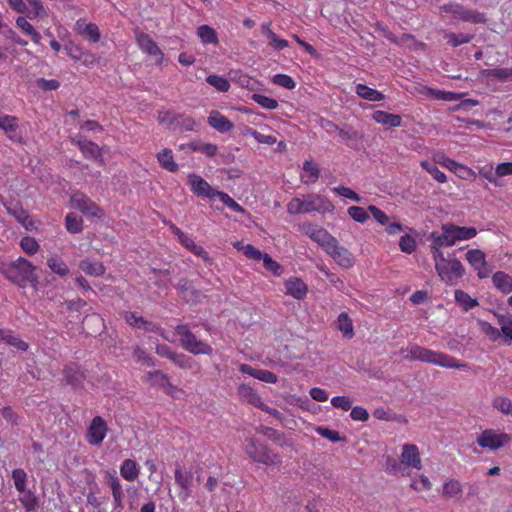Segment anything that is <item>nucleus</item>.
<instances>
[{
  "mask_svg": "<svg viewBox=\"0 0 512 512\" xmlns=\"http://www.w3.org/2000/svg\"><path fill=\"white\" fill-rule=\"evenodd\" d=\"M404 354V359L408 361H421L424 363L433 364L443 368L468 370L469 365L457 358L443 352L434 351L417 344L409 345L406 349H401Z\"/></svg>",
  "mask_w": 512,
  "mask_h": 512,
  "instance_id": "obj_1",
  "label": "nucleus"
},
{
  "mask_svg": "<svg viewBox=\"0 0 512 512\" xmlns=\"http://www.w3.org/2000/svg\"><path fill=\"white\" fill-rule=\"evenodd\" d=\"M36 267L23 257H19L15 261L3 264L1 272L12 283L19 287H26L28 283L35 286L38 283V277L35 274Z\"/></svg>",
  "mask_w": 512,
  "mask_h": 512,
  "instance_id": "obj_2",
  "label": "nucleus"
},
{
  "mask_svg": "<svg viewBox=\"0 0 512 512\" xmlns=\"http://www.w3.org/2000/svg\"><path fill=\"white\" fill-rule=\"evenodd\" d=\"M433 259L438 276L446 284L455 285L463 277L465 269L452 254L445 256L443 252H437Z\"/></svg>",
  "mask_w": 512,
  "mask_h": 512,
  "instance_id": "obj_3",
  "label": "nucleus"
},
{
  "mask_svg": "<svg viewBox=\"0 0 512 512\" xmlns=\"http://www.w3.org/2000/svg\"><path fill=\"white\" fill-rule=\"evenodd\" d=\"M246 454L255 462L267 466H277L282 463V458L264 443L258 442L254 437L246 439Z\"/></svg>",
  "mask_w": 512,
  "mask_h": 512,
  "instance_id": "obj_4",
  "label": "nucleus"
},
{
  "mask_svg": "<svg viewBox=\"0 0 512 512\" xmlns=\"http://www.w3.org/2000/svg\"><path fill=\"white\" fill-rule=\"evenodd\" d=\"M440 11L451 15L454 19L472 24H484L487 21L484 13L469 9L458 2L446 3L440 7Z\"/></svg>",
  "mask_w": 512,
  "mask_h": 512,
  "instance_id": "obj_5",
  "label": "nucleus"
},
{
  "mask_svg": "<svg viewBox=\"0 0 512 512\" xmlns=\"http://www.w3.org/2000/svg\"><path fill=\"white\" fill-rule=\"evenodd\" d=\"M176 334L179 336L180 343L182 347L189 351L192 354L195 355H211L212 354V347L207 344L206 342H203L199 340L189 329L188 325L182 324L178 325L175 328Z\"/></svg>",
  "mask_w": 512,
  "mask_h": 512,
  "instance_id": "obj_6",
  "label": "nucleus"
},
{
  "mask_svg": "<svg viewBox=\"0 0 512 512\" xmlns=\"http://www.w3.org/2000/svg\"><path fill=\"white\" fill-rule=\"evenodd\" d=\"M477 444L490 451H497L511 442V436L495 429H485L476 440Z\"/></svg>",
  "mask_w": 512,
  "mask_h": 512,
  "instance_id": "obj_7",
  "label": "nucleus"
},
{
  "mask_svg": "<svg viewBox=\"0 0 512 512\" xmlns=\"http://www.w3.org/2000/svg\"><path fill=\"white\" fill-rule=\"evenodd\" d=\"M429 239L432 256H435L437 252H442L441 248L450 247L456 243L450 223L443 224L441 231L431 232Z\"/></svg>",
  "mask_w": 512,
  "mask_h": 512,
  "instance_id": "obj_8",
  "label": "nucleus"
},
{
  "mask_svg": "<svg viewBox=\"0 0 512 512\" xmlns=\"http://www.w3.org/2000/svg\"><path fill=\"white\" fill-rule=\"evenodd\" d=\"M71 205L81 211L84 215L101 218L102 209L82 192H75L70 198Z\"/></svg>",
  "mask_w": 512,
  "mask_h": 512,
  "instance_id": "obj_9",
  "label": "nucleus"
},
{
  "mask_svg": "<svg viewBox=\"0 0 512 512\" xmlns=\"http://www.w3.org/2000/svg\"><path fill=\"white\" fill-rule=\"evenodd\" d=\"M400 461L405 471L409 468L419 471L423 467L419 448L415 444L402 445Z\"/></svg>",
  "mask_w": 512,
  "mask_h": 512,
  "instance_id": "obj_10",
  "label": "nucleus"
},
{
  "mask_svg": "<svg viewBox=\"0 0 512 512\" xmlns=\"http://www.w3.org/2000/svg\"><path fill=\"white\" fill-rule=\"evenodd\" d=\"M174 478L176 485L180 488L179 498L184 502L191 497L193 492V473L191 470H183L176 466Z\"/></svg>",
  "mask_w": 512,
  "mask_h": 512,
  "instance_id": "obj_11",
  "label": "nucleus"
},
{
  "mask_svg": "<svg viewBox=\"0 0 512 512\" xmlns=\"http://www.w3.org/2000/svg\"><path fill=\"white\" fill-rule=\"evenodd\" d=\"M108 427L101 416L92 419L87 432V441L91 445H100L107 435Z\"/></svg>",
  "mask_w": 512,
  "mask_h": 512,
  "instance_id": "obj_12",
  "label": "nucleus"
},
{
  "mask_svg": "<svg viewBox=\"0 0 512 512\" xmlns=\"http://www.w3.org/2000/svg\"><path fill=\"white\" fill-rule=\"evenodd\" d=\"M188 183L191 187L192 192L198 197H206L213 199L216 197L218 190L213 189L209 183L204 180L201 176L191 173L188 175Z\"/></svg>",
  "mask_w": 512,
  "mask_h": 512,
  "instance_id": "obj_13",
  "label": "nucleus"
},
{
  "mask_svg": "<svg viewBox=\"0 0 512 512\" xmlns=\"http://www.w3.org/2000/svg\"><path fill=\"white\" fill-rule=\"evenodd\" d=\"M303 205L305 209L304 213H310L313 211L319 213H327L334 209L333 204L328 199L315 194L307 195L304 197Z\"/></svg>",
  "mask_w": 512,
  "mask_h": 512,
  "instance_id": "obj_14",
  "label": "nucleus"
},
{
  "mask_svg": "<svg viewBox=\"0 0 512 512\" xmlns=\"http://www.w3.org/2000/svg\"><path fill=\"white\" fill-rule=\"evenodd\" d=\"M466 260L468 263L477 271V276L480 279L486 278L489 276V271L487 270V261L486 255L480 249H471L466 253Z\"/></svg>",
  "mask_w": 512,
  "mask_h": 512,
  "instance_id": "obj_15",
  "label": "nucleus"
},
{
  "mask_svg": "<svg viewBox=\"0 0 512 512\" xmlns=\"http://www.w3.org/2000/svg\"><path fill=\"white\" fill-rule=\"evenodd\" d=\"M136 41L140 49L149 54V55H157L159 56V60L157 61L160 64L164 58V54L158 47L157 43L146 33L140 32L136 36Z\"/></svg>",
  "mask_w": 512,
  "mask_h": 512,
  "instance_id": "obj_16",
  "label": "nucleus"
},
{
  "mask_svg": "<svg viewBox=\"0 0 512 512\" xmlns=\"http://www.w3.org/2000/svg\"><path fill=\"white\" fill-rule=\"evenodd\" d=\"M0 129L5 132L7 137L18 143H22V136L17 133L18 118L15 116L4 115L0 116Z\"/></svg>",
  "mask_w": 512,
  "mask_h": 512,
  "instance_id": "obj_17",
  "label": "nucleus"
},
{
  "mask_svg": "<svg viewBox=\"0 0 512 512\" xmlns=\"http://www.w3.org/2000/svg\"><path fill=\"white\" fill-rule=\"evenodd\" d=\"M207 122L220 133L229 132L234 128V124L217 110L210 112Z\"/></svg>",
  "mask_w": 512,
  "mask_h": 512,
  "instance_id": "obj_18",
  "label": "nucleus"
},
{
  "mask_svg": "<svg viewBox=\"0 0 512 512\" xmlns=\"http://www.w3.org/2000/svg\"><path fill=\"white\" fill-rule=\"evenodd\" d=\"M286 294L301 300L307 294V285L299 278H290L285 282Z\"/></svg>",
  "mask_w": 512,
  "mask_h": 512,
  "instance_id": "obj_19",
  "label": "nucleus"
},
{
  "mask_svg": "<svg viewBox=\"0 0 512 512\" xmlns=\"http://www.w3.org/2000/svg\"><path fill=\"white\" fill-rule=\"evenodd\" d=\"M463 494L461 482L454 478H448L442 486V496L446 499H458Z\"/></svg>",
  "mask_w": 512,
  "mask_h": 512,
  "instance_id": "obj_20",
  "label": "nucleus"
},
{
  "mask_svg": "<svg viewBox=\"0 0 512 512\" xmlns=\"http://www.w3.org/2000/svg\"><path fill=\"white\" fill-rule=\"evenodd\" d=\"M307 234L311 239L324 246L326 250L336 241L325 229L316 226H309Z\"/></svg>",
  "mask_w": 512,
  "mask_h": 512,
  "instance_id": "obj_21",
  "label": "nucleus"
},
{
  "mask_svg": "<svg viewBox=\"0 0 512 512\" xmlns=\"http://www.w3.org/2000/svg\"><path fill=\"white\" fill-rule=\"evenodd\" d=\"M373 120L385 127H399L401 126L402 119L397 114L388 113L386 111L377 110L372 114Z\"/></svg>",
  "mask_w": 512,
  "mask_h": 512,
  "instance_id": "obj_22",
  "label": "nucleus"
},
{
  "mask_svg": "<svg viewBox=\"0 0 512 512\" xmlns=\"http://www.w3.org/2000/svg\"><path fill=\"white\" fill-rule=\"evenodd\" d=\"M261 33L268 39V44L275 50H282L288 46V41L279 38L271 29V23H263L260 27Z\"/></svg>",
  "mask_w": 512,
  "mask_h": 512,
  "instance_id": "obj_23",
  "label": "nucleus"
},
{
  "mask_svg": "<svg viewBox=\"0 0 512 512\" xmlns=\"http://www.w3.org/2000/svg\"><path fill=\"white\" fill-rule=\"evenodd\" d=\"M237 392H238L239 397L243 401H245L257 408L262 407L263 402L261 400V397L250 385L241 384L238 387Z\"/></svg>",
  "mask_w": 512,
  "mask_h": 512,
  "instance_id": "obj_24",
  "label": "nucleus"
},
{
  "mask_svg": "<svg viewBox=\"0 0 512 512\" xmlns=\"http://www.w3.org/2000/svg\"><path fill=\"white\" fill-rule=\"evenodd\" d=\"M492 283L497 290L504 294L512 292V276L504 271H497L492 275Z\"/></svg>",
  "mask_w": 512,
  "mask_h": 512,
  "instance_id": "obj_25",
  "label": "nucleus"
},
{
  "mask_svg": "<svg viewBox=\"0 0 512 512\" xmlns=\"http://www.w3.org/2000/svg\"><path fill=\"white\" fill-rule=\"evenodd\" d=\"M480 75L488 80L512 81V68L483 69L480 71Z\"/></svg>",
  "mask_w": 512,
  "mask_h": 512,
  "instance_id": "obj_26",
  "label": "nucleus"
},
{
  "mask_svg": "<svg viewBox=\"0 0 512 512\" xmlns=\"http://www.w3.org/2000/svg\"><path fill=\"white\" fill-rule=\"evenodd\" d=\"M4 206L6 208V211L9 215L13 216L20 224L27 227L28 224H31V221L29 220V216L22 208V206L18 202H8L4 203Z\"/></svg>",
  "mask_w": 512,
  "mask_h": 512,
  "instance_id": "obj_27",
  "label": "nucleus"
},
{
  "mask_svg": "<svg viewBox=\"0 0 512 512\" xmlns=\"http://www.w3.org/2000/svg\"><path fill=\"white\" fill-rule=\"evenodd\" d=\"M147 381L152 386L162 387L166 392H170L174 386L170 383L168 376L160 370L149 371L146 374Z\"/></svg>",
  "mask_w": 512,
  "mask_h": 512,
  "instance_id": "obj_28",
  "label": "nucleus"
},
{
  "mask_svg": "<svg viewBox=\"0 0 512 512\" xmlns=\"http://www.w3.org/2000/svg\"><path fill=\"white\" fill-rule=\"evenodd\" d=\"M140 474V467L135 460L125 459L120 465V475L127 481H135Z\"/></svg>",
  "mask_w": 512,
  "mask_h": 512,
  "instance_id": "obj_29",
  "label": "nucleus"
},
{
  "mask_svg": "<svg viewBox=\"0 0 512 512\" xmlns=\"http://www.w3.org/2000/svg\"><path fill=\"white\" fill-rule=\"evenodd\" d=\"M327 252L339 265L345 268H349L351 266L350 253L343 247H339L336 241L329 246Z\"/></svg>",
  "mask_w": 512,
  "mask_h": 512,
  "instance_id": "obj_30",
  "label": "nucleus"
},
{
  "mask_svg": "<svg viewBox=\"0 0 512 512\" xmlns=\"http://www.w3.org/2000/svg\"><path fill=\"white\" fill-rule=\"evenodd\" d=\"M104 482L110 488L113 498L124 497L121 480L115 471H106Z\"/></svg>",
  "mask_w": 512,
  "mask_h": 512,
  "instance_id": "obj_31",
  "label": "nucleus"
},
{
  "mask_svg": "<svg viewBox=\"0 0 512 512\" xmlns=\"http://www.w3.org/2000/svg\"><path fill=\"white\" fill-rule=\"evenodd\" d=\"M157 160L161 167L169 172H176L178 164L174 161L172 150L165 148L157 154Z\"/></svg>",
  "mask_w": 512,
  "mask_h": 512,
  "instance_id": "obj_32",
  "label": "nucleus"
},
{
  "mask_svg": "<svg viewBox=\"0 0 512 512\" xmlns=\"http://www.w3.org/2000/svg\"><path fill=\"white\" fill-rule=\"evenodd\" d=\"M80 269L91 276H102L105 273V268L101 262L91 261L84 259L79 264Z\"/></svg>",
  "mask_w": 512,
  "mask_h": 512,
  "instance_id": "obj_33",
  "label": "nucleus"
},
{
  "mask_svg": "<svg viewBox=\"0 0 512 512\" xmlns=\"http://www.w3.org/2000/svg\"><path fill=\"white\" fill-rule=\"evenodd\" d=\"M356 93L359 97L373 102H378L384 99L383 93L364 84H358L356 86Z\"/></svg>",
  "mask_w": 512,
  "mask_h": 512,
  "instance_id": "obj_34",
  "label": "nucleus"
},
{
  "mask_svg": "<svg viewBox=\"0 0 512 512\" xmlns=\"http://www.w3.org/2000/svg\"><path fill=\"white\" fill-rule=\"evenodd\" d=\"M304 174H302L301 178L304 183L310 184L316 182L319 177L320 171L316 163L313 161H305L303 165Z\"/></svg>",
  "mask_w": 512,
  "mask_h": 512,
  "instance_id": "obj_35",
  "label": "nucleus"
},
{
  "mask_svg": "<svg viewBox=\"0 0 512 512\" xmlns=\"http://www.w3.org/2000/svg\"><path fill=\"white\" fill-rule=\"evenodd\" d=\"M197 35L204 44H218L217 32L209 25H201L197 28Z\"/></svg>",
  "mask_w": 512,
  "mask_h": 512,
  "instance_id": "obj_36",
  "label": "nucleus"
},
{
  "mask_svg": "<svg viewBox=\"0 0 512 512\" xmlns=\"http://www.w3.org/2000/svg\"><path fill=\"white\" fill-rule=\"evenodd\" d=\"M455 241H465L474 238L477 235V230L474 227H462L451 224Z\"/></svg>",
  "mask_w": 512,
  "mask_h": 512,
  "instance_id": "obj_37",
  "label": "nucleus"
},
{
  "mask_svg": "<svg viewBox=\"0 0 512 512\" xmlns=\"http://www.w3.org/2000/svg\"><path fill=\"white\" fill-rule=\"evenodd\" d=\"M420 166L426 171L428 172L431 177L437 181L438 183H446L447 182V177L445 175L444 172H442L437 166L435 163H431L427 160H422L420 162Z\"/></svg>",
  "mask_w": 512,
  "mask_h": 512,
  "instance_id": "obj_38",
  "label": "nucleus"
},
{
  "mask_svg": "<svg viewBox=\"0 0 512 512\" xmlns=\"http://www.w3.org/2000/svg\"><path fill=\"white\" fill-rule=\"evenodd\" d=\"M181 244L193 254L201 257L205 262H211L208 252L202 246L197 245L191 237L188 236Z\"/></svg>",
  "mask_w": 512,
  "mask_h": 512,
  "instance_id": "obj_39",
  "label": "nucleus"
},
{
  "mask_svg": "<svg viewBox=\"0 0 512 512\" xmlns=\"http://www.w3.org/2000/svg\"><path fill=\"white\" fill-rule=\"evenodd\" d=\"M455 301L463 308L464 311H468L478 305L477 299L472 298L463 290L455 291Z\"/></svg>",
  "mask_w": 512,
  "mask_h": 512,
  "instance_id": "obj_40",
  "label": "nucleus"
},
{
  "mask_svg": "<svg viewBox=\"0 0 512 512\" xmlns=\"http://www.w3.org/2000/svg\"><path fill=\"white\" fill-rule=\"evenodd\" d=\"M79 149L85 157L97 158L100 156V149L97 144L86 139H79L77 141Z\"/></svg>",
  "mask_w": 512,
  "mask_h": 512,
  "instance_id": "obj_41",
  "label": "nucleus"
},
{
  "mask_svg": "<svg viewBox=\"0 0 512 512\" xmlns=\"http://www.w3.org/2000/svg\"><path fill=\"white\" fill-rule=\"evenodd\" d=\"M445 38L447 39L448 45L451 47H458L462 44L471 42L474 36L471 34L449 32L445 34Z\"/></svg>",
  "mask_w": 512,
  "mask_h": 512,
  "instance_id": "obj_42",
  "label": "nucleus"
},
{
  "mask_svg": "<svg viewBox=\"0 0 512 512\" xmlns=\"http://www.w3.org/2000/svg\"><path fill=\"white\" fill-rule=\"evenodd\" d=\"M451 172L462 180L474 181L476 179L474 170L462 163L456 162Z\"/></svg>",
  "mask_w": 512,
  "mask_h": 512,
  "instance_id": "obj_43",
  "label": "nucleus"
},
{
  "mask_svg": "<svg viewBox=\"0 0 512 512\" xmlns=\"http://www.w3.org/2000/svg\"><path fill=\"white\" fill-rule=\"evenodd\" d=\"M492 406L502 414L512 416V401L508 397H494L492 400Z\"/></svg>",
  "mask_w": 512,
  "mask_h": 512,
  "instance_id": "obj_44",
  "label": "nucleus"
},
{
  "mask_svg": "<svg viewBox=\"0 0 512 512\" xmlns=\"http://www.w3.org/2000/svg\"><path fill=\"white\" fill-rule=\"evenodd\" d=\"M65 225L68 232L76 234L83 230V221L74 213H69L65 217Z\"/></svg>",
  "mask_w": 512,
  "mask_h": 512,
  "instance_id": "obj_45",
  "label": "nucleus"
},
{
  "mask_svg": "<svg viewBox=\"0 0 512 512\" xmlns=\"http://www.w3.org/2000/svg\"><path fill=\"white\" fill-rule=\"evenodd\" d=\"M22 496L19 497V501L25 508L26 512H32L38 506L36 496L30 490L25 489V492H20Z\"/></svg>",
  "mask_w": 512,
  "mask_h": 512,
  "instance_id": "obj_46",
  "label": "nucleus"
},
{
  "mask_svg": "<svg viewBox=\"0 0 512 512\" xmlns=\"http://www.w3.org/2000/svg\"><path fill=\"white\" fill-rule=\"evenodd\" d=\"M178 113L171 110L160 111L158 113V121L160 124L165 125L169 130L175 131L176 120Z\"/></svg>",
  "mask_w": 512,
  "mask_h": 512,
  "instance_id": "obj_47",
  "label": "nucleus"
},
{
  "mask_svg": "<svg viewBox=\"0 0 512 512\" xmlns=\"http://www.w3.org/2000/svg\"><path fill=\"white\" fill-rule=\"evenodd\" d=\"M384 467H385V472L390 475H397V474H401L403 476L409 475V473H405V470L403 468L401 461L398 462L393 457H387L385 459Z\"/></svg>",
  "mask_w": 512,
  "mask_h": 512,
  "instance_id": "obj_48",
  "label": "nucleus"
},
{
  "mask_svg": "<svg viewBox=\"0 0 512 512\" xmlns=\"http://www.w3.org/2000/svg\"><path fill=\"white\" fill-rule=\"evenodd\" d=\"M48 267L59 276H65L69 272L68 266L58 257H51L47 260Z\"/></svg>",
  "mask_w": 512,
  "mask_h": 512,
  "instance_id": "obj_49",
  "label": "nucleus"
},
{
  "mask_svg": "<svg viewBox=\"0 0 512 512\" xmlns=\"http://www.w3.org/2000/svg\"><path fill=\"white\" fill-rule=\"evenodd\" d=\"M410 488L416 492L428 491L431 490L432 483L426 475L421 474L418 477L412 479Z\"/></svg>",
  "mask_w": 512,
  "mask_h": 512,
  "instance_id": "obj_50",
  "label": "nucleus"
},
{
  "mask_svg": "<svg viewBox=\"0 0 512 512\" xmlns=\"http://www.w3.org/2000/svg\"><path fill=\"white\" fill-rule=\"evenodd\" d=\"M206 82L213 86L219 92H227L230 88L229 81L226 78L219 75H209L206 78Z\"/></svg>",
  "mask_w": 512,
  "mask_h": 512,
  "instance_id": "obj_51",
  "label": "nucleus"
},
{
  "mask_svg": "<svg viewBox=\"0 0 512 512\" xmlns=\"http://www.w3.org/2000/svg\"><path fill=\"white\" fill-rule=\"evenodd\" d=\"M337 327L343 332L344 336L352 337V320L349 318L347 312L339 314L337 319Z\"/></svg>",
  "mask_w": 512,
  "mask_h": 512,
  "instance_id": "obj_52",
  "label": "nucleus"
},
{
  "mask_svg": "<svg viewBox=\"0 0 512 512\" xmlns=\"http://www.w3.org/2000/svg\"><path fill=\"white\" fill-rule=\"evenodd\" d=\"M12 479L14 481L15 489L18 492H25L27 474L21 468H16L12 471Z\"/></svg>",
  "mask_w": 512,
  "mask_h": 512,
  "instance_id": "obj_53",
  "label": "nucleus"
},
{
  "mask_svg": "<svg viewBox=\"0 0 512 512\" xmlns=\"http://www.w3.org/2000/svg\"><path fill=\"white\" fill-rule=\"evenodd\" d=\"M176 120L175 131H193L196 122L191 117L185 116L184 114H178Z\"/></svg>",
  "mask_w": 512,
  "mask_h": 512,
  "instance_id": "obj_54",
  "label": "nucleus"
},
{
  "mask_svg": "<svg viewBox=\"0 0 512 512\" xmlns=\"http://www.w3.org/2000/svg\"><path fill=\"white\" fill-rule=\"evenodd\" d=\"M216 197H218L227 207L237 213H245V209L240 206L233 198H231L227 193L222 191H217Z\"/></svg>",
  "mask_w": 512,
  "mask_h": 512,
  "instance_id": "obj_55",
  "label": "nucleus"
},
{
  "mask_svg": "<svg viewBox=\"0 0 512 512\" xmlns=\"http://www.w3.org/2000/svg\"><path fill=\"white\" fill-rule=\"evenodd\" d=\"M251 98L253 101H255L257 104H259L261 107L265 109L274 110L278 107L277 100L267 97L265 95L255 93L252 95Z\"/></svg>",
  "mask_w": 512,
  "mask_h": 512,
  "instance_id": "obj_56",
  "label": "nucleus"
},
{
  "mask_svg": "<svg viewBox=\"0 0 512 512\" xmlns=\"http://www.w3.org/2000/svg\"><path fill=\"white\" fill-rule=\"evenodd\" d=\"M1 340L5 341L9 345L15 347L16 349H18L20 351H26L28 349V344L25 341L16 337L8 330H6L4 336L2 337Z\"/></svg>",
  "mask_w": 512,
  "mask_h": 512,
  "instance_id": "obj_57",
  "label": "nucleus"
},
{
  "mask_svg": "<svg viewBox=\"0 0 512 512\" xmlns=\"http://www.w3.org/2000/svg\"><path fill=\"white\" fill-rule=\"evenodd\" d=\"M416 240L409 234L401 236L399 241V248L402 252L411 254L416 250Z\"/></svg>",
  "mask_w": 512,
  "mask_h": 512,
  "instance_id": "obj_58",
  "label": "nucleus"
},
{
  "mask_svg": "<svg viewBox=\"0 0 512 512\" xmlns=\"http://www.w3.org/2000/svg\"><path fill=\"white\" fill-rule=\"evenodd\" d=\"M315 431L320 435L322 436L323 438L333 442V443H336V442H339V441H342L343 439L341 438L340 434L338 431L336 430H332V429H329L328 427H324V426H318L315 428Z\"/></svg>",
  "mask_w": 512,
  "mask_h": 512,
  "instance_id": "obj_59",
  "label": "nucleus"
},
{
  "mask_svg": "<svg viewBox=\"0 0 512 512\" xmlns=\"http://www.w3.org/2000/svg\"><path fill=\"white\" fill-rule=\"evenodd\" d=\"M262 261L266 270L270 271L273 275L279 276L282 273V266L278 262L273 260L270 255L264 253Z\"/></svg>",
  "mask_w": 512,
  "mask_h": 512,
  "instance_id": "obj_60",
  "label": "nucleus"
},
{
  "mask_svg": "<svg viewBox=\"0 0 512 512\" xmlns=\"http://www.w3.org/2000/svg\"><path fill=\"white\" fill-rule=\"evenodd\" d=\"M133 356L134 358L139 361V362H142L143 364L147 365V366H155L156 365V361L154 358H152L151 356H149L142 348H140L139 346L135 347L134 350H133Z\"/></svg>",
  "mask_w": 512,
  "mask_h": 512,
  "instance_id": "obj_61",
  "label": "nucleus"
},
{
  "mask_svg": "<svg viewBox=\"0 0 512 512\" xmlns=\"http://www.w3.org/2000/svg\"><path fill=\"white\" fill-rule=\"evenodd\" d=\"M433 161L435 164H439L442 167L448 169L449 171L452 170V168L454 167V165L456 163L455 160L451 159L450 157H448L446 154H444L442 152H438V153L434 154Z\"/></svg>",
  "mask_w": 512,
  "mask_h": 512,
  "instance_id": "obj_62",
  "label": "nucleus"
},
{
  "mask_svg": "<svg viewBox=\"0 0 512 512\" xmlns=\"http://www.w3.org/2000/svg\"><path fill=\"white\" fill-rule=\"evenodd\" d=\"M21 248L28 254H34L39 249L37 241L30 236L23 237L20 242Z\"/></svg>",
  "mask_w": 512,
  "mask_h": 512,
  "instance_id": "obj_63",
  "label": "nucleus"
},
{
  "mask_svg": "<svg viewBox=\"0 0 512 512\" xmlns=\"http://www.w3.org/2000/svg\"><path fill=\"white\" fill-rule=\"evenodd\" d=\"M498 324L501 327V332L506 338L512 340V319L505 316H498Z\"/></svg>",
  "mask_w": 512,
  "mask_h": 512,
  "instance_id": "obj_64",
  "label": "nucleus"
}]
</instances>
